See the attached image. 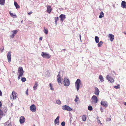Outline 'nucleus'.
<instances>
[{
    "mask_svg": "<svg viewBox=\"0 0 126 126\" xmlns=\"http://www.w3.org/2000/svg\"><path fill=\"white\" fill-rule=\"evenodd\" d=\"M56 103L58 105H60L61 103V101L59 99L56 100Z\"/></svg>",
    "mask_w": 126,
    "mask_h": 126,
    "instance_id": "obj_32",
    "label": "nucleus"
},
{
    "mask_svg": "<svg viewBox=\"0 0 126 126\" xmlns=\"http://www.w3.org/2000/svg\"><path fill=\"white\" fill-rule=\"evenodd\" d=\"M100 110H101V112H103L104 111V110H103V108L102 107H101L100 108Z\"/></svg>",
    "mask_w": 126,
    "mask_h": 126,
    "instance_id": "obj_41",
    "label": "nucleus"
},
{
    "mask_svg": "<svg viewBox=\"0 0 126 126\" xmlns=\"http://www.w3.org/2000/svg\"><path fill=\"white\" fill-rule=\"evenodd\" d=\"M57 81L59 83H60L61 82V77L60 76V72L58 73V74L57 77Z\"/></svg>",
    "mask_w": 126,
    "mask_h": 126,
    "instance_id": "obj_9",
    "label": "nucleus"
},
{
    "mask_svg": "<svg viewBox=\"0 0 126 126\" xmlns=\"http://www.w3.org/2000/svg\"><path fill=\"white\" fill-rule=\"evenodd\" d=\"M114 35L111 34H110L108 36V37L110 38V40L112 42L114 39Z\"/></svg>",
    "mask_w": 126,
    "mask_h": 126,
    "instance_id": "obj_13",
    "label": "nucleus"
},
{
    "mask_svg": "<svg viewBox=\"0 0 126 126\" xmlns=\"http://www.w3.org/2000/svg\"><path fill=\"white\" fill-rule=\"evenodd\" d=\"M106 79L109 81L111 83H112L114 82V80L113 78L110 76H109V75H108L107 76Z\"/></svg>",
    "mask_w": 126,
    "mask_h": 126,
    "instance_id": "obj_7",
    "label": "nucleus"
},
{
    "mask_svg": "<svg viewBox=\"0 0 126 126\" xmlns=\"http://www.w3.org/2000/svg\"><path fill=\"white\" fill-rule=\"evenodd\" d=\"M113 73L115 75V72L114 71H113Z\"/></svg>",
    "mask_w": 126,
    "mask_h": 126,
    "instance_id": "obj_53",
    "label": "nucleus"
},
{
    "mask_svg": "<svg viewBox=\"0 0 126 126\" xmlns=\"http://www.w3.org/2000/svg\"><path fill=\"white\" fill-rule=\"evenodd\" d=\"M5 0H0V4L1 5H3L5 3Z\"/></svg>",
    "mask_w": 126,
    "mask_h": 126,
    "instance_id": "obj_26",
    "label": "nucleus"
},
{
    "mask_svg": "<svg viewBox=\"0 0 126 126\" xmlns=\"http://www.w3.org/2000/svg\"><path fill=\"white\" fill-rule=\"evenodd\" d=\"M104 14L103 12L102 11L100 13V15L99 16V17L100 18H101L104 16Z\"/></svg>",
    "mask_w": 126,
    "mask_h": 126,
    "instance_id": "obj_23",
    "label": "nucleus"
},
{
    "mask_svg": "<svg viewBox=\"0 0 126 126\" xmlns=\"http://www.w3.org/2000/svg\"><path fill=\"white\" fill-rule=\"evenodd\" d=\"M99 79L101 82H103L104 81L103 78L101 75L99 76Z\"/></svg>",
    "mask_w": 126,
    "mask_h": 126,
    "instance_id": "obj_25",
    "label": "nucleus"
},
{
    "mask_svg": "<svg viewBox=\"0 0 126 126\" xmlns=\"http://www.w3.org/2000/svg\"><path fill=\"white\" fill-rule=\"evenodd\" d=\"M30 110L33 112H35L36 110V107L34 104H32L30 107Z\"/></svg>",
    "mask_w": 126,
    "mask_h": 126,
    "instance_id": "obj_6",
    "label": "nucleus"
},
{
    "mask_svg": "<svg viewBox=\"0 0 126 126\" xmlns=\"http://www.w3.org/2000/svg\"><path fill=\"white\" fill-rule=\"evenodd\" d=\"M28 89H27V91L26 92V94L27 95H28Z\"/></svg>",
    "mask_w": 126,
    "mask_h": 126,
    "instance_id": "obj_48",
    "label": "nucleus"
},
{
    "mask_svg": "<svg viewBox=\"0 0 126 126\" xmlns=\"http://www.w3.org/2000/svg\"><path fill=\"white\" fill-rule=\"evenodd\" d=\"M76 98L75 99V102H77L78 100L79 99V98L78 97H77V96H76Z\"/></svg>",
    "mask_w": 126,
    "mask_h": 126,
    "instance_id": "obj_39",
    "label": "nucleus"
},
{
    "mask_svg": "<svg viewBox=\"0 0 126 126\" xmlns=\"http://www.w3.org/2000/svg\"><path fill=\"white\" fill-rule=\"evenodd\" d=\"M41 55L44 58L47 59L51 57L49 54L43 52H42Z\"/></svg>",
    "mask_w": 126,
    "mask_h": 126,
    "instance_id": "obj_4",
    "label": "nucleus"
},
{
    "mask_svg": "<svg viewBox=\"0 0 126 126\" xmlns=\"http://www.w3.org/2000/svg\"><path fill=\"white\" fill-rule=\"evenodd\" d=\"M121 5L123 8H126V3L125 1H122L121 3Z\"/></svg>",
    "mask_w": 126,
    "mask_h": 126,
    "instance_id": "obj_18",
    "label": "nucleus"
},
{
    "mask_svg": "<svg viewBox=\"0 0 126 126\" xmlns=\"http://www.w3.org/2000/svg\"><path fill=\"white\" fill-rule=\"evenodd\" d=\"M11 122L9 121L7 122L5 124V126H11Z\"/></svg>",
    "mask_w": 126,
    "mask_h": 126,
    "instance_id": "obj_21",
    "label": "nucleus"
},
{
    "mask_svg": "<svg viewBox=\"0 0 126 126\" xmlns=\"http://www.w3.org/2000/svg\"><path fill=\"white\" fill-rule=\"evenodd\" d=\"M11 52L10 51H9L7 53V58L8 60V62L9 63H10L11 61Z\"/></svg>",
    "mask_w": 126,
    "mask_h": 126,
    "instance_id": "obj_8",
    "label": "nucleus"
},
{
    "mask_svg": "<svg viewBox=\"0 0 126 126\" xmlns=\"http://www.w3.org/2000/svg\"><path fill=\"white\" fill-rule=\"evenodd\" d=\"M49 86L50 87V89L51 90H54V88H53V85L52 84L50 83L49 84Z\"/></svg>",
    "mask_w": 126,
    "mask_h": 126,
    "instance_id": "obj_33",
    "label": "nucleus"
},
{
    "mask_svg": "<svg viewBox=\"0 0 126 126\" xmlns=\"http://www.w3.org/2000/svg\"><path fill=\"white\" fill-rule=\"evenodd\" d=\"M82 119L83 121H84L86 120V117L85 115H83L82 116Z\"/></svg>",
    "mask_w": 126,
    "mask_h": 126,
    "instance_id": "obj_29",
    "label": "nucleus"
},
{
    "mask_svg": "<svg viewBox=\"0 0 126 126\" xmlns=\"http://www.w3.org/2000/svg\"><path fill=\"white\" fill-rule=\"evenodd\" d=\"M70 84V81L68 79L66 78H64L63 81V84L66 86H69Z\"/></svg>",
    "mask_w": 126,
    "mask_h": 126,
    "instance_id": "obj_3",
    "label": "nucleus"
},
{
    "mask_svg": "<svg viewBox=\"0 0 126 126\" xmlns=\"http://www.w3.org/2000/svg\"><path fill=\"white\" fill-rule=\"evenodd\" d=\"M32 126H35V125H33Z\"/></svg>",
    "mask_w": 126,
    "mask_h": 126,
    "instance_id": "obj_56",
    "label": "nucleus"
},
{
    "mask_svg": "<svg viewBox=\"0 0 126 126\" xmlns=\"http://www.w3.org/2000/svg\"><path fill=\"white\" fill-rule=\"evenodd\" d=\"M21 81L23 82H24L26 81V79L25 78H21Z\"/></svg>",
    "mask_w": 126,
    "mask_h": 126,
    "instance_id": "obj_38",
    "label": "nucleus"
},
{
    "mask_svg": "<svg viewBox=\"0 0 126 126\" xmlns=\"http://www.w3.org/2000/svg\"><path fill=\"white\" fill-rule=\"evenodd\" d=\"M103 43L102 41H100L98 44V46L99 47H100L102 45Z\"/></svg>",
    "mask_w": 126,
    "mask_h": 126,
    "instance_id": "obj_30",
    "label": "nucleus"
},
{
    "mask_svg": "<svg viewBox=\"0 0 126 126\" xmlns=\"http://www.w3.org/2000/svg\"><path fill=\"white\" fill-rule=\"evenodd\" d=\"M2 95V93L1 91L0 90V96H1Z\"/></svg>",
    "mask_w": 126,
    "mask_h": 126,
    "instance_id": "obj_46",
    "label": "nucleus"
},
{
    "mask_svg": "<svg viewBox=\"0 0 126 126\" xmlns=\"http://www.w3.org/2000/svg\"><path fill=\"white\" fill-rule=\"evenodd\" d=\"M95 41L97 43H98L99 42V37L97 36H96L95 38Z\"/></svg>",
    "mask_w": 126,
    "mask_h": 126,
    "instance_id": "obj_24",
    "label": "nucleus"
},
{
    "mask_svg": "<svg viewBox=\"0 0 126 126\" xmlns=\"http://www.w3.org/2000/svg\"><path fill=\"white\" fill-rule=\"evenodd\" d=\"M3 114L2 111L0 109V119L3 116Z\"/></svg>",
    "mask_w": 126,
    "mask_h": 126,
    "instance_id": "obj_28",
    "label": "nucleus"
},
{
    "mask_svg": "<svg viewBox=\"0 0 126 126\" xmlns=\"http://www.w3.org/2000/svg\"><path fill=\"white\" fill-rule=\"evenodd\" d=\"M91 98L92 101L94 103H97V98L95 95H93Z\"/></svg>",
    "mask_w": 126,
    "mask_h": 126,
    "instance_id": "obj_10",
    "label": "nucleus"
},
{
    "mask_svg": "<svg viewBox=\"0 0 126 126\" xmlns=\"http://www.w3.org/2000/svg\"><path fill=\"white\" fill-rule=\"evenodd\" d=\"M22 21H22H22H21V23H22Z\"/></svg>",
    "mask_w": 126,
    "mask_h": 126,
    "instance_id": "obj_55",
    "label": "nucleus"
},
{
    "mask_svg": "<svg viewBox=\"0 0 126 126\" xmlns=\"http://www.w3.org/2000/svg\"><path fill=\"white\" fill-rule=\"evenodd\" d=\"M17 32L18 31L17 30H14L12 31L13 34L15 35L17 33Z\"/></svg>",
    "mask_w": 126,
    "mask_h": 126,
    "instance_id": "obj_35",
    "label": "nucleus"
},
{
    "mask_svg": "<svg viewBox=\"0 0 126 126\" xmlns=\"http://www.w3.org/2000/svg\"><path fill=\"white\" fill-rule=\"evenodd\" d=\"M44 32L46 34H48V30L47 29H46L45 27L44 28V29L43 30Z\"/></svg>",
    "mask_w": 126,
    "mask_h": 126,
    "instance_id": "obj_27",
    "label": "nucleus"
},
{
    "mask_svg": "<svg viewBox=\"0 0 126 126\" xmlns=\"http://www.w3.org/2000/svg\"><path fill=\"white\" fill-rule=\"evenodd\" d=\"M63 109L64 110H66L68 111H71L72 109L70 107L66 105H64L62 106Z\"/></svg>",
    "mask_w": 126,
    "mask_h": 126,
    "instance_id": "obj_5",
    "label": "nucleus"
},
{
    "mask_svg": "<svg viewBox=\"0 0 126 126\" xmlns=\"http://www.w3.org/2000/svg\"><path fill=\"white\" fill-rule=\"evenodd\" d=\"M25 121V118L24 117L21 116L20 118L19 121L20 124H22L24 123Z\"/></svg>",
    "mask_w": 126,
    "mask_h": 126,
    "instance_id": "obj_11",
    "label": "nucleus"
},
{
    "mask_svg": "<svg viewBox=\"0 0 126 126\" xmlns=\"http://www.w3.org/2000/svg\"><path fill=\"white\" fill-rule=\"evenodd\" d=\"M59 17L60 18L62 22H63V20L66 18L65 16L63 14H61L60 15Z\"/></svg>",
    "mask_w": 126,
    "mask_h": 126,
    "instance_id": "obj_15",
    "label": "nucleus"
},
{
    "mask_svg": "<svg viewBox=\"0 0 126 126\" xmlns=\"http://www.w3.org/2000/svg\"><path fill=\"white\" fill-rule=\"evenodd\" d=\"M123 33L126 35V32H124Z\"/></svg>",
    "mask_w": 126,
    "mask_h": 126,
    "instance_id": "obj_52",
    "label": "nucleus"
},
{
    "mask_svg": "<svg viewBox=\"0 0 126 126\" xmlns=\"http://www.w3.org/2000/svg\"><path fill=\"white\" fill-rule=\"evenodd\" d=\"M2 106V104L1 102L0 101V108Z\"/></svg>",
    "mask_w": 126,
    "mask_h": 126,
    "instance_id": "obj_49",
    "label": "nucleus"
},
{
    "mask_svg": "<svg viewBox=\"0 0 126 126\" xmlns=\"http://www.w3.org/2000/svg\"><path fill=\"white\" fill-rule=\"evenodd\" d=\"M98 117H97V120H98Z\"/></svg>",
    "mask_w": 126,
    "mask_h": 126,
    "instance_id": "obj_54",
    "label": "nucleus"
},
{
    "mask_svg": "<svg viewBox=\"0 0 126 126\" xmlns=\"http://www.w3.org/2000/svg\"><path fill=\"white\" fill-rule=\"evenodd\" d=\"M15 35L14 34H13L11 35H10V36L12 38H14Z\"/></svg>",
    "mask_w": 126,
    "mask_h": 126,
    "instance_id": "obj_44",
    "label": "nucleus"
},
{
    "mask_svg": "<svg viewBox=\"0 0 126 126\" xmlns=\"http://www.w3.org/2000/svg\"><path fill=\"white\" fill-rule=\"evenodd\" d=\"M59 116H58L54 120V123L55 125H59Z\"/></svg>",
    "mask_w": 126,
    "mask_h": 126,
    "instance_id": "obj_14",
    "label": "nucleus"
},
{
    "mask_svg": "<svg viewBox=\"0 0 126 126\" xmlns=\"http://www.w3.org/2000/svg\"><path fill=\"white\" fill-rule=\"evenodd\" d=\"M12 96L14 99H16V96L15 93L14 91H13L12 93Z\"/></svg>",
    "mask_w": 126,
    "mask_h": 126,
    "instance_id": "obj_20",
    "label": "nucleus"
},
{
    "mask_svg": "<svg viewBox=\"0 0 126 126\" xmlns=\"http://www.w3.org/2000/svg\"><path fill=\"white\" fill-rule=\"evenodd\" d=\"M88 109L89 110L91 111L93 110L92 107L91 106H89L88 107Z\"/></svg>",
    "mask_w": 126,
    "mask_h": 126,
    "instance_id": "obj_34",
    "label": "nucleus"
},
{
    "mask_svg": "<svg viewBox=\"0 0 126 126\" xmlns=\"http://www.w3.org/2000/svg\"><path fill=\"white\" fill-rule=\"evenodd\" d=\"M4 47H2L0 49V50L2 52L4 50Z\"/></svg>",
    "mask_w": 126,
    "mask_h": 126,
    "instance_id": "obj_43",
    "label": "nucleus"
},
{
    "mask_svg": "<svg viewBox=\"0 0 126 126\" xmlns=\"http://www.w3.org/2000/svg\"><path fill=\"white\" fill-rule=\"evenodd\" d=\"M42 37H40L39 40H42Z\"/></svg>",
    "mask_w": 126,
    "mask_h": 126,
    "instance_id": "obj_47",
    "label": "nucleus"
},
{
    "mask_svg": "<svg viewBox=\"0 0 126 126\" xmlns=\"http://www.w3.org/2000/svg\"><path fill=\"white\" fill-rule=\"evenodd\" d=\"M65 125V123L64 122H63L61 123V125L62 126H64Z\"/></svg>",
    "mask_w": 126,
    "mask_h": 126,
    "instance_id": "obj_40",
    "label": "nucleus"
},
{
    "mask_svg": "<svg viewBox=\"0 0 126 126\" xmlns=\"http://www.w3.org/2000/svg\"><path fill=\"white\" fill-rule=\"evenodd\" d=\"M81 81L79 79H78L75 83V87L77 89V91L79 90L80 87V85L81 84Z\"/></svg>",
    "mask_w": 126,
    "mask_h": 126,
    "instance_id": "obj_2",
    "label": "nucleus"
},
{
    "mask_svg": "<svg viewBox=\"0 0 126 126\" xmlns=\"http://www.w3.org/2000/svg\"><path fill=\"white\" fill-rule=\"evenodd\" d=\"M9 14L12 17H15L16 16L15 14H13L11 13L10 12H9Z\"/></svg>",
    "mask_w": 126,
    "mask_h": 126,
    "instance_id": "obj_31",
    "label": "nucleus"
},
{
    "mask_svg": "<svg viewBox=\"0 0 126 126\" xmlns=\"http://www.w3.org/2000/svg\"><path fill=\"white\" fill-rule=\"evenodd\" d=\"M38 85V82L37 81H36L33 87V89H34L35 90L37 89V87Z\"/></svg>",
    "mask_w": 126,
    "mask_h": 126,
    "instance_id": "obj_19",
    "label": "nucleus"
},
{
    "mask_svg": "<svg viewBox=\"0 0 126 126\" xmlns=\"http://www.w3.org/2000/svg\"><path fill=\"white\" fill-rule=\"evenodd\" d=\"M59 19V18L58 17H56L55 19V23L56 24H57V22L58 20Z\"/></svg>",
    "mask_w": 126,
    "mask_h": 126,
    "instance_id": "obj_36",
    "label": "nucleus"
},
{
    "mask_svg": "<svg viewBox=\"0 0 126 126\" xmlns=\"http://www.w3.org/2000/svg\"><path fill=\"white\" fill-rule=\"evenodd\" d=\"M101 105L106 107L108 106V104L106 101H102L101 102Z\"/></svg>",
    "mask_w": 126,
    "mask_h": 126,
    "instance_id": "obj_12",
    "label": "nucleus"
},
{
    "mask_svg": "<svg viewBox=\"0 0 126 126\" xmlns=\"http://www.w3.org/2000/svg\"><path fill=\"white\" fill-rule=\"evenodd\" d=\"M97 122L99 124L100 123V124L101 125L102 124V123H101V122L99 120H97Z\"/></svg>",
    "mask_w": 126,
    "mask_h": 126,
    "instance_id": "obj_42",
    "label": "nucleus"
},
{
    "mask_svg": "<svg viewBox=\"0 0 126 126\" xmlns=\"http://www.w3.org/2000/svg\"><path fill=\"white\" fill-rule=\"evenodd\" d=\"M47 12L49 13H50L52 10V8L50 6H47Z\"/></svg>",
    "mask_w": 126,
    "mask_h": 126,
    "instance_id": "obj_16",
    "label": "nucleus"
},
{
    "mask_svg": "<svg viewBox=\"0 0 126 126\" xmlns=\"http://www.w3.org/2000/svg\"><path fill=\"white\" fill-rule=\"evenodd\" d=\"M18 76L17 78L19 80L20 77H22L23 75L24 71L23 68L22 67H19L18 70Z\"/></svg>",
    "mask_w": 126,
    "mask_h": 126,
    "instance_id": "obj_1",
    "label": "nucleus"
},
{
    "mask_svg": "<svg viewBox=\"0 0 126 126\" xmlns=\"http://www.w3.org/2000/svg\"><path fill=\"white\" fill-rule=\"evenodd\" d=\"M14 4L16 9H17L20 8L18 4L17 3L16 1L14 2Z\"/></svg>",
    "mask_w": 126,
    "mask_h": 126,
    "instance_id": "obj_22",
    "label": "nucleus"
},
{
    "mask_svg": "<svg viewBox=\"0 0 126 126\" xmlns=\"http://www.w3.org/2000/svg\"><path fill=\"white\" fill-rule=\"evenodd\" d=\"M114 88L116 89H119L120 88V85L118 84L117 85L114 86Z\"/></svg>",
    "mask_w": 126,
    "mask_h": 126,
    "instance_id": "obj_37",
    "label": "nucleus"
},
{
    "mask_svg": "<svg viewBox=\"0 0 126 126\" xmlns=\"http://www.w3.org/2000/svg\"><path fill=\"white\" fill-rule=\"evenodd\" d=\"M32 11H31V12L28 13V14L29 15H30L31 14H32Z\"/></svg>",
    "mask_w": 126,
    "mask_h": 126,
    "instance_id": "obj_45",
    "label": "nucleus"
},
{
    "mask_svg": "<svg viewBox=\"0 0 126 126\" xmlns=\"http://www.w3.org/2000/svg\"><path fill=\"white\" fill-rule=\"evenodd\" d=\"M79 37H80V41H81V36L80 34H79Z\"/></svg>",
    "mask_w": 126,
    "mask_h": 126,
    "instance_id": "obj_50",
    "label": "nucleus"
},
{
    "mask_svg": "<svg viewBox=\"0 0 126 126\" xmlns=\"http://www.w3.org/2000/svg\"><path fill=\"white\" fill-rule=\"evenodd\" d=\"M95 91L94 92V94H95L98 96L99 93V91L97 87H95Z\"/></svg>",
    "mask_w": 126,
    "mask_h": 126,
    "instance_id": "obj_17",
    "label": "nucleus"
},
{
    "mask_svg": "<svg viewBox=\"0 0 126 126\" xmlns=\"http://www.w3.org/2000/svg\"><path fill=\"white\" fill-rule=\"evenodd\" d=\"M124 105H125L126 106V102H124Z\"/></svg>",
    "mask_w": 126,
    "mask_h": 126,
    "instance_id": "obj_51",
    "label": "nucleus"
}]
</instances>
